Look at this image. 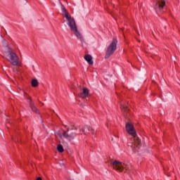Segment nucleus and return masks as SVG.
<instances>
[{"label":"nucleus","instance_id":"nucleus-1","mask_svg":"<svg viewBox=\"0 0 180 180\" xmlns=\"http://www.w3.org/2000/svg\"><path fill=\"white\" fill-rule=\"evenodd\" d=\"M62 12L63 13V18L66 19L68 22V25L72 33L80 40L81 41H84V37L81 34L80 32H78V27H77V23L75 22V20L74 18L71 17V14L67 11L64 7L62 8Z\"/></svg>","mask_w":180,"mask_h":180},{"label":"nucleus","instance_id":"nucleus-2","mask_svg":"<svg viewBox=\"0 0 180 180\" xmlns=\"http://www.w3.org/2000/svg\"><path fill=\"white\" fill-rule=\"evenodd\" d=\"M125 129L127 133H128V134H130V136H131L132 137L131 148L133 151H134L135 153L139 151V150L140 149L141 141H140L139 137H137V132L134 129V126L131 122H128L125 125Z\"/></svg>","mask_w":180,"mask_h":180},{"label":"nucleus","instance_id":"nucleus-3","mask_svg":"<svg viewBox=\"0 0 180 180\" xmlns=\"http://www.w3.org/2000/svg\"><path fill=\"white\" fill-rule=\"evenodd\" d=\"M4 57L12 65H20V59L12 49L8 48L7 51L4 52Z\"/></svg>","mask_w":180,"mask_h":180},{"label":"nucleus","instance_id":"nucleus-4","mask_svg":"<svg viewBox=\"0 0 180 180\" xmlns=\"http://www.w3.org/2000/svg\"><path fill=\"white\" fill-rule=\"evenodd\" d=\"M111 165L113 168V169H115V171H117V172H123V171H124V169L126 171H130V169H131V168H133V166L129 165L127 166V165L122 162H119L117 160H115L111 163Z\"/></svg>","mask_w":180,"mask_h":180},{"label":"nucleus","instance_id":"nucleus-5","mask_svg":"<svg viewBox=\"0 0 180 180\" xmlns=\"http://www.w3.org/2000/svg\"><path fill=\"white\" fill-rule=\"evenodd\" d=\"M117 49V39L114 38L112 42L110 44V45L107 48L105 58H109L110 56H112V54H115V51H116Z\"/></svg>","mask_w":180,"mask_h":180},{"label":"nucleus","instance_id":"nucleus-6","mask_svg":"<svg viewBox=\"0 0 180 180\" xmlns=\"http://www.w3.org/2000/svg\"><path fill=\"white\" fill-rule=\"evenodd\" d=\"M167 0H156L155 2V9L156 12H160L164 9Z\"/></svg>","mask_w":180,"mask_h":180},{"label":"nucleus","instance_id":"nucleus-7","mask_svg":"<svg viewBox=\"0 0 180 180\" xmlns=\"http://www.w3.org/2000/svg\"><path fill=\"white\" fill-rule=\"evenodd\" d=\"M75 136H77V134H75V132L68 133V129L67 131H63V137L68 140V141H72V140L75 139Z\"/></svg>","mask_w":180,"mask_h":180},{"label":"nucleus","instance_id":"nucleus-8","mask_svg":"<svg viewBox=\"0 0 180 180\" xmlns=\"http://www.w3.org/2000/svg\"><path fill=\"white\" fill-rule=\"evenodd\" d=\"M89 96V90L84 87L82 89V91L79 94V97L82 98V99H85V98H88Z\"/></svg>","mask_w":180,"mask_h":180},{"label":"nucleus","instance_id":"nucleus-9","mask_svg":"<svg viewBox=\"0 0 180 180\" xmlns=\"http://www.w3.org/2000/svg\"><path fill=\"white\" fill-rule=\"evenodd\" d=\"M120 108H121L122 112L124 117H126V116H127V115H129V108H127V105L121 103Z\"/></svg>","mask_w":180,"mask_h":180},{"label":"nucleus","instance_id":"nucleus-10","mask_svg":"<svg viewBox=\"0 0 180 180\" xmlns=\"http://www.w3.org/2000/svg\"><path fill=\"white\" fill-rule=\"evenodd\" d=\"M84 58L90 65H94V60H92V56L91 55H85Z\"/></svg>","mask_w":180,"mask_h":180},{"label":"nucleus","instance_id":"nucleus-11","mask_svg":"<svg viewBox=\"0 0 180 180\" xmlns=\"http://www.w3.org/2000/svg\"><path fill=\"white\" fill-rule=\"evenodd\" d=\"M30 105L32 110V112H35L36 113H39V110H37V108L34 106V104L33 103V101H32V98H30Z\"/></svg>","mask_w":180,"mask_h":180},{"label":"nucleus","instance_id":"nucleus-12","mask_svg":"<svg viewBox=\"0 0 180 180\" xmlns=\"http://www.w3.org/2000/svg\"><path fill=\"white\" fill-rule=\"evenodd\" d=\"M32 86L36 87L39 86V82H37V79H32L31 82Z\"/></svg>","mask_w":180,"mask_h":180},{"label":"nucleus","instance_id":"nucleus-13","mask_svg":"<svg viewBox=\"0 0 180 180\" xmlns=\"http://www.w3.org/2000/svg\"><path fill=\"white\" fill-rule=\"evenodd\" d=\"M57 150L58 153H63L64 152V148L63 147V145L59 144L57 146Z\"/></svg>","mask_w":180,"mask_h":180},{"label":"nucleus","instance_id":"nucleus-14","mask_svg":"<svg viewBox=\"0 0 180 180\" xmlns=\"http://www.w3.org/2000/svg\"><path fill=\"white\" fill-rule=\"evenodd\" d=\"M89 131H91V134L94 135L95 134V129L91 127H88Z\"/></svg>","mask_w":180,"mask_h":180},{"label":"nucleus","instance_id":"nucleus-15","mask_svg":"<svg viewBox=\"0 0 180 180\" xmlns=\"http://www.w3.org/2000/svg\"><path fill=\"white\" fill-rule=\"evenodd\" d=\"M81 131H82L83 133H85V129L82 128V129H81Z\"/></svg>","mask_w":180,"mask_h":180},{"label":"nucleus","instance_id":"nucleus-16","mask_svg":"<svg viewBox=\"0 0 180 180\" xmlns=\"http://www.w3.org/2000/svg\"><path fill=\"white\" fill-rule=\"evenodd\" d=\"M36 180H42L41 177H37Z\"/></svg>","mask_w":180,"mask_h":180}]
</instances>
